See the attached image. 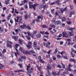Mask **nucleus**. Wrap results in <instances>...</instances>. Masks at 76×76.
Returning a JSON list of instances; mask_svg holds the SVG:
<instances>
[{"label":"nucleus","instance_id":"f704fd0d","mask_svg":"<svg viewBox=\"0 0 76 76\" xmlns=\"http://www.w3.org/2000/svg\"><path fill=\"white\" fill-rule=\"evenodd\" d=\"M71 51L72 52H73L74 53H75V54H76V50H75L73 49V48H72L71 49Z\"/></svg>","mask_w":76,"mask_h":76},{"label":"nucleus","instance_id":"2f4dec72","mask_svg":"<svg viewBox=\"0 0 76 76\" xmlns=\"http://www.w3.org/2000/svg\"><path fill=\"white\" fill-rule=\"evenodd\" d=\"M70 61H71V62H74V63H75V62L76 61L75 60L72 58L70 59Z\"/></svg>","mask_w":76,"mask_h":76},{"label":"nucleus","instance_id":"0e129e2a","mask_svg":"<svg viewBox=\"0 0 76 76\" xmlns=\"http://www.w3.org/2000/svg\"><path fill=\"white\" fill-rule=\"evenodd\" d=\"M52 60L53 59H52V58H50V60H49V62H50V63H52Z\"/></svg>","mask_w":76,"mask_h":76},{"label":"nucleus","instance_id":"69168bd1","mask_svg":"<svg viewBox=\"0 0 76 76\" xmlns=\"http://www.w3.org/2000/svg\"><path fill=\"white\" fill-rule=\"evenodd\" d=\"M57 57L58 58H61V57L60 55H57Z\"/></svg>","mask_w":76,"mask_h":76},{"label":"nucleus","instance_id":"c85d7f7f","mask_svg":"<svg viewBox=\"0 0 76 76\" xmlns=\"http://www.w3.org/2000/svg\"><path fill=\"white\" fill-rule=\"evenodd\" d=\"M28 51H27L26 52L24 50H23L22 52L23 53V54H28V53H27Z\"/></svg>","mask_w":76,"mask_h":76},{"label":"nucleus","instance_id":"412c9836","mask_svg":"<svg viewBox=\"0 0 76 76\" xmlns=\"http://www.w3.org/2000/svg\"><path fill=\"white\" fill-rule=\"evenodd\" d=\"M28 16H29V15H28V14H26L25 15V19L26 20H27V19H28Z\"/></svg>","mask_w":76,"mask_h":76},{"label":"nucleus","instance_id":"5701e85b","mask_svg":"<svg viewBox=\"0 0 76 76\" xmlns=\"http://www.w3.org/2000/svg\"><path fill=\"white\" fill-rule=\"evenodd\" d=\"M60 0H58L55 1V3H56L58 5L60 4Z\"/></svg>","mask_w":76,"mask_h":76},{"label":"nucleus","instance_id":"f3484780","mask_svg":"<svg viewBox=\"0 0 76 76\" xmlns=\"http://www.w3.org/2000/svg\"><path fill=\"white\" fill-rule=\"evenodd\" d=\"M51 66L50 64L48 65L47 66V69H48V70H50V69H51Z\"/></svg>","mask_w":76,"mask_h":76},{"label":"nucleus","instance_id":"a211bd4d","mask_svg":"<svg viewBox=\"0 0 76 76\" xmlns=\"http://www.w3.org/2000/svg\"><path fill=\"white\" fill-rule=\"evenodd\" d=\"M7 47H9V48H12V47L11 45L9 44V43L8 42V41L7 42Z\"/></svg>","mask_w":76,"mask_h":76},{"label":"nucleus","instance_id":"6ab92c4d","mask_svg":"<svg viewBox=\"0 0 76 76\" xmlns=\"http://www.w3.org/2000/svg\"><path fill=\"white\" fill-rule=\"evenodd\" d=\"M67 28H68V29H69V30H70V31H72V32H73V30H75V28H70V27H67Z\"/></svg>","mask_w":76,"mask_h":76},{"label":"nucleus","instance_id":"473e14b6","mask_svg":"<svg viewBox=\"0 0 76 76\" xmlns=\"http://www.w3.org/2000/svg\"><path fill=\"white\" fill-rule=\"evenodd\" d=\"M75 11H72L70 12V15H75Z\"/></svg>","mask_w":76,"mask_h":76},{"label":"nucleus","instance_id":"e433bc0d","mask_svg":"<svg viewBox=\"0 0 76 76\" xmlns=\"http://www.w3.org/2000/svg\"><path fill=\"white\" fill-rule=\"evenodd\" d=\"M30 68V64H28V65L27 66V70L28 71L29 70V69Z\"/></svg>","mask_w":76,"mask_h":76},{"label":"nucleus","instance_id":"4468645a","mask_svg":"<svg viewBox=\"0 0 76 76\" xmlns=\"http://www.w3.org/2000/svg\"><path fill=\"white\" fill-rule=\"evenodd\" d=\"M68 35L69 36H73V33L72 32H69L68 33Z\"/></svg>","mask_w":76,"mask_h":76},{"label":"nucleus","instance_id":"423d86ee","mask_svg":"<svg viewBox=\"0 0 76 76\" xmlns=\"http://www.w3.org/2000/svg\"><path fill=\"white\" fill-rule=\"evenodd\" d=\"M55 24H56V25H60L61 24V22L60 20H58L55 22Z\"/></svg>","mask_w":76,"mask_h":76},{"label":"nucleus","instance_id":"8fccbe9b","mask_svg":"<svg viewBox=\"0 0 76 76\" xmlns=\"http://www.w3.org/2000/svg\"><path fill=\"white\" fill-rule=\"evenodd\" d=\"M27 34H28V36H30L31 35L32 33H30L29 31H27Z\"/></svg>","mask_w":76,"mask_h":76},{"label":"nucleus","instance_id":"cd10ccee","mask_svg":"<svg viewBox=\"0 0 76 76\" xmlns=\"http://www.w3.org/2000/svg\"><path fill=\"white\" fill-rule=\"evenodd\" d=\"M20 45L18 44H16L14 46V48H18V47H19Z\"/></svg>","mask_w":76,"mask_h":76},{"label":"nucleus","instance_id":"a18cd8bd","mask_svg":"<svg viewBox=\"0 0 76 76\" xmlns=\"http://www.w3.org/2000/svg\"><path fill=\"white\" fill-rule=\"evenodd\" d=\"M48 0H42V2L43 3V4H45V1H48Z\"/></svg>","mask_w":76,"mask_h":76},{"label":"nucleus","instance_id":"f257e3e1","mask_svg":"<svg viewBox=\"0 0 76 76\" xmlns=\"http://www.w3.org/2000/svg\"><path fill=\"white\" fill-rule=\"evenodd\" d=\"M67 7H65L64 9L62 8L60 9V10L61 13L62 14L63 13V12H66L67 11Z\"/></svg>","mask_w":76,"mask_h":76},{"label":"nucleus","instance_id":"20e7f679","mask_svg":"<svg viewBox=\"0 0 76 76\" xmlns=\"http://www.w3.org/2000/svg\"><path fill=\"white\" fill-rule=\"evenodd\" d=\"M29 3V9H32V6H33V3L32 2H28Z\"/></svg>","mask_w":76,"mask_h":76},{"label":"nucleus","instance_id":"5fc2aeb1","mask_svg":"<svg viewBox=\"0 0 76 76\" xmlns=\"http://www.w3.org/2000/svg\"><path fill=\"white\" fill-rule=\"evenodd\" d=\"M64 59H67V55H65L64 56Z\"/></svg>","mask_w":76,"mask_h":76},{"label":"nucleus","instance_id":"603ef678","mask_svg":"<svg viewBox=\"0 0 76 76\" xmlns=\"http://www.w3.org/2000/svg\"><path fill=\"white\" fill-rule=\"evenodd\" d=\"M4 31V30L1 27H0V32H3Z\"/></svg>","mask_w":76,"mask_h":76},{"label":"nucleus","instance_id":"4c0bfd02","mask_svg":"<svg viewBox=\"0 0 76 76\" xmlns=\"http://www.w3.org/2000/svg\"><path fill=\"white\" fill-rule=\"evenodd\" d=\"M21 59L25 60V59H26V57H25V56H22L21 57Z\"/></svg>","mask_w":76,"mask_h":76},{"label":"nucleus","instance_id":"c9c22d12","mask_svg":"<svg viewBox=\"0 0 76 76\" xmlns=\"http://www.w3.org/2000/svg\"><path fill=\"white\" fill-rule=\"evenodd\" d=\"M4 67V66L2 65V64H0V69H3V68Z\"/></svg>","mask_w":76,"mask_h":76},{"label":"nucleus","instance_id":"052dcab7","mask_svg":"<svg viewBox=\"0 0 76 76\" xmlns=\"http://www.w3.org/2000/svg\"><path fill=\"white\" fill-rule=\"evenodd\" d=\"M54 9L51 10V13L52 14H54Z\"/></svg>","mask_w":76,"mask_h":76},{"label":"nucleus","instance_id":"39448f33","mask_svg":"<svg viewBox=\"0 0 76 76\" xmlns=\"http://www.w3.org/2000/svg\"><path fill=\"white\" fill-rule=\"evenodd\" d=\"M63 34V37H65L66 38H67L69 36H66L67 35V33L66 32H63L62 33Z\"/></svg>","mask_w":76,"mask_h":76},{"label":"nucleus","instance_id":"7c9ffc66","mask_svg":"<svg viewBox=\"0 0 76 76\" xmlns=\"http://www.w3.org/2000/svg\"><path fill=\"white\" fill-rule=\"evenodd\" d=\"M58 51V49H57V48H56L55 50V51L53 53L54 54V55H55L56 54H57V53Z\"/></svg>","mask_w":76,"mask_h":76},{"label":"nucleus","instance_id":"2eb2a0df","mask_svg":"<svg viewBox=\"0 0 76 76\" xmlns=\"http://www.w3.org/2000/svg\"><path fill=\"white\" fill-rule=\"evenodd\" d=\"M43 45H44V46L46 47H48V48H50V46L48 45L47 43L44 42Z\"/></svg>","mask_w":76,"mask_h":76},{"label":"nucleus","instance_id":"6e6552de","mask_svg":"<svg viewBox=\"0 0 76 76\" xmlns=\"http://www.w3.org/2000/svg\"><path fill=\"white\" fill-rule=\"evenodd\" d=\"M33 46L34 47H36L37 48H39V46H38L37 47V42H34L33 43Z\"/></svg>","mask_w":76,"mask_h":76},{"label":"nucleus","instance_id":"49530a36","mask_svg":"<svg viewBox=\"0 0 76 76\" xmlns=\"http://www.w3.org/2000/svg\"><path fill=\"white\" fill-rule=\"evenodd\" d=\"M52 75L55 76V75H57V73H56V72H52Z\"/></svg>","mask_w":76,"mask_h":76},{"label":"nucleus","instance_id":"bb28decb","mask_svg":"<svg viewBox=\"0 0 76 76\" xmlns=\"http://www.w3.org/2000/svg\"><path fill=\"white\" fill-rule=\"evenodd\" d=\"M66 70V72H67V71L68 70H69V71H70L71 72H72V69H71L69 68H66L65 69Z\"/></svg>","mask_w":76,"mask_h":76},{"label":"nucleus","instance_id":"b1692460","mask_svg":"<svg viewBox=\"0 0 76 76\" xmlns=\"http://www.w3.org/2000/svg\"><path fill=\"white\" fill-rule=\"evenodd\" d=\"M72 57H74L75 55L74 53H73V52L72 51L70 53Z\"/></svg>","mask_w":76,"mask_h":76},{"label":"nucleus","instance_id":"393cba45","mask_svg":"<svg viewBox=\"0 0 76 76\" xmlns=\"http://www.w3.org/2000/svg\"><path fill=\"white\" fill-rule=\"evenodd\" d=\"M36 37L37 38H40L41 37V34L40 33L37 34L36 36Z\"/></svg>","mask_w":76,"mask_h":76},{"label":"nucleus","instance_id":"9b49d317","mask_svg":"<svg viewBox=\"0 0 76 76\" xmlns=\"http://www.w3.org/2000/svg\"><path fill=\"white\" fill-rule=\"evenodd\" d=\"M43 16L41 15H39L37 17V19H40L41 20H42V19H43Z\"/></svg>","mask_w":76,"mask_h":76},{"label":"nucleus","instance_id":"aec40b11","mask_svg":"<svg viewBox=\"0 0 76 76\" xmlns=\"http://www.w3.org/2000/svg\"><path fill=\"white\" fill-rule=\"evenodd\" d=\"M23 25H21L20 26V27H21L22 29H24L25 28V27H26V24H23Z\"/></svg>","mask_w":76,"mask_h":76},{"label":"nucleus","instance_id":"4be33fe9","mask_svg":"<svg viewBox=\"0 0 76 76\" xmlns=\"http://www.w3.org/2000/svg\"><path fill=\"white\" fill-rule=\"evenodd\" d=\"M33 68H31L28 71V73H32L33 72Z\"/></svg>","mask_w":76,"mask_h":76},{"label":"nucleus","instance_id":"f8f14e48","mask_svg":"<svg viewBox=\"0 0 76 76\" xmlns=\"http://www.w3.org/2000/svg\"><path fill=\"white\" fill-rule=\"evenodd\" d=\"M19 23H20V24H21V23H22V17H20V20H19Z\"/></svg>","mask_w":76,"mask_h":76},{"label":"nucleus","instance_id":"09e8293b","mask_svg":"<svg viewBox=\"0 0 76 76\" xmlns=\"http://www.w3.org/2000/svg\"><path fill=\"white\" fill-rule=\"evenodd\" d=\"M37 68L38 69V70L39 71L41 72V67L40 66H37Z\"/></svg>","mask_w":76,"mask_h":76},{"label":"nucleus","instance_id":"4d7b16f0","mask_svg":"<svg viewBox=\"0 0 76 76\" xmlns=\"http://www.w3.org/2000/svg\"><path fill=\"white\" fill-rule=\"evenodd\" d=\"M14 10H15V9H14V8H12V11H11L12 13H15V12H14Z\"/></svg>","mask_w":76,"mask_h":76},{"label":"nucleus","instance_id":"0eeeda50","mask_svg":"<svg viewBox=\"0 0 76 76\" xmlns=\"http://www.w3.org/2000/svg\"><path fill=\"white\" fill-rule=\"evenodd\" d=\"M15 50L17 51V53H15V55L16 57H17L18 55V56L20 54L19 52H18V50L17 49V48H15Z\"/></svg>","mask_w":76,"mask_h":76},{"label":"nucleus","instance_id":"c03bdc74","mask_svg":"<svg viewBox=\"0 0 76 76\" xmlns=\"http://www.w3.org/2000/svg\"><path fill=\"white\" fill-rule=\"evenodd\" d=\"M19 50L20 51H21V52H22V51H23L24 50L23 48H20L19 49Z\"/></svg>","mask_w":76,"mask_h":76},{"label":"nucleus","instance_id":"7ed1b4c3","mask_svg":"<svg viewBox=\"0 0 76 76\" xmlns=\"http://www.w3.org/2000/svg\"><path fill=\"white\" fill-rule=\"evenodd\" d=\"M28 54H35V51L34 50H31L27 52Z\"/></svg>","mask_w":76,"mask_h":76},{"label":"nucleus","instance_id":"864d4df0","mask_svg":"<svg viewBox=\"0 0 76 76\" xmlns=\"http://www.w3.org/2000/svg\"><path fill=\"white\" fill-rule=\"evenodd\" d=\"M40 61L42 63H45L44 61L42 59H40Z\"/></svg>","mask_w":76,"mask_h":76},{"label":"nucleus","instance_id":"dca6fc26","mask_svg":"<svg viewBox=\"0 0 76 76\" xmlns=\"http://www.w3.org/2000/svg\"><path fill=\"white\" fill-rule=\"evenodd\" d=\"M15 32H16V34L17 35L18 33H19V32H21V30H20V29H18H18H15Z\"/></svg>","mask_w":76,"mask_h":76},{"label":"nucleus","instance_id":"680f3d73","mask_svg":"<svg viewBox=\"0 0 76 76\" xmlns=\"http://www.w3.org/2000/svg\"><path fill=\"white\" fill-rule=\"evenodd\" d=\"M67 24H68V25H70L71 23H72V22H71L70 21H69L67 22Z\"/></svg>","mask_w":76,"mask_h":76},{"label":"nucleus","instance_id":"13d9d810","mask_svg":"<svg viewBox=\"0 0 76 76\" xmlns=\"http://www.w3.org/2000/svg\"><path fill=\"white\" fill-rule=\"evenodd\" d=\"M47 26L45 25H42V28H47Z\"/></svg>","mask_w":76,"mask_h":76},{"label":"nucleus","instance_id":"bf43d9fd","mask_svg":"<svg viewBox=\"0 0 76 76\" xmlns=\"http://www.w3.org/2000/svg\"><path fill=\"white\" fill-rule=\"evenodd\" d=\"M23 12L22 11H19V14L20 15H23Z\"/></svg>","mask_w":76,"mask_h":76},{"label":"nucleus","instance_id":"ddd939ff","mask_svg":"<svg viewBox=\"0 0 76 76\" xmlns=\"http://www.w3.org/2000/svg\"><path fill=\"white\" fill-rule=\"evenodd\" d=\"M48 7V5L47 4H45V5H43L42 7L44 9H47Z\"/></svg>","mask_w":76,"mask_h":76},{"label":"nucleus","instance_id":"37998d69","mask_svg":"<svg viewBox=\"0 0 76 76\" xmlns=\"http://www.w3.org/2000/svg\"><path fill=\"white\" fill-rule=\"evenodd\" d=\"M61 64L62 66V68H63V69H65V65L63 64V63H61Z\"/></svg>","mask_w":76,"mask_h":76},{"label":"nucleus","instance_id":"58836bf2","mask_svg":"<svg viewBox=\"0 0 76 76\" xmlns=\"http://www.w3.org/2000/svg\"><path fill=\"white\" fill-rule=\"evenodd\" d=\"M46 58H50V54H47L46 55Z\"/></svg>","mask_w":76,"mask_h":76},{"label":"nucleus","instance_id":"a19ab883","mask_svg":"<svg viewBox=\"0 0 76 76\" xmlns=\"http://www.w3.org/2000/svg\"><path fill=\"white\" fill-rule=\"evenodd\" d=\"M28 25V26H27V29L28 30H31V27H30V26H29V25Z\"/></svg>","mask_w":76,"mask_h":76},{"label":"nucleus","instance_id":"774afa93","mask_svg":"<svg viewBox=\"0 0 76 76\" xmlns=\"http://www.w3.org/2000/svg\"><path fill=\"white\" fill-rule=\"evenodd\" d=\"M67 41H69V42H70L71 41V40L70 38H68L66 39Z\"/></svg>","mask_w":76,"mask_h":76},{"label":"nucleus","instance_id":"9d476101","mask_svg":"<svg viewBox=\"0 0 76 76\" xmlns=\"http://www.w3.org/2000/svg\"><path fill=\"white\" fill-rule=\"evenodd\" d=\"M12 37V39H14V40H15V41H16L18 39V37L17 36H13Z\"/></svg>","mask_w":76,"mask_h":76},{"label":"nucleus","instance_id":"1a4fd4ad","mask_svg":"<svg viewBox=\"0 0 76 76\" xmlns=\"http://www.w3.org/2000/svg\"><path fill=\"white\" fill-rule=\"evenodd\" d=\"M38 6V4L35 3L32 6V8L34 9V10H36V6Z\"/></svg>","mask_w":76,"mask_h":76},{"label":"nucleus","instance_id":"a878e982","mask_svg":"<svg viewBox=\"0 0 76 76\" xmlns=\"http://www.w3.org/2000/svg\"><path fill=\"white\" fill-rule=\"evenodd\" d=\"M4 2L6 5H7L8 4H9V1L7 0L5 1Z\"/></svg>","mask_w":76,"mask_h":76},{"label":"nucleus","instance_id":"de8ad7c7","mask_svg":"<svg viewBox=\"0 0 76 76\" xmlns=\"http://www.w3.org/2000/svg\"><path fill=\"white\" fill-rule=\"evenodd\" d=\"M18 61H21V62H22V59L21 58V57H20L18 59Z\"/></svg>","mask_w":76,"mask_h":76},{"label":"nucleus","instance_id":"6e6d98bb","mask_svg":"<svg viewBox=\"0 0 76 76\" xmlns=\"http://www.w3.org/2000/svg\"><path fill=\"white\" fill-rule=\"evenodd\" d=\"M46 13L47 15H50V12L47 11L46 12Z\"/></svg>","mask_w":76,"mask_h":76},{"label":"nucleus","instance_id":"c756f323","mask_svg":"<svg viewBox=\"0 0 76 76\" xmlns=\"http://www.w3.org/2000/svg\"><path fill=\"white\" fill-rule=\"evenodd\" d=\"M62 22L66 21V18H65V17H63L62 18Z\"/></svg>","mask_w":76,"mask_h":76},{"label":"nucleus","instance_id":"ea45409f","mask_svg":"<svg viewBox=\"0 0 76 76\" xmlns=\"http://www.w3.org/2000/svg\"><path fill=\"white\" fill-rule=\"evenodd\" d=\"M34 34H33V33H32L31 34V35L30 36H31V38H34Z\"/></svg>","mask_w":76,"mask_h":76},{"label":"nucleus","instance_id":"e2e57ef3","mask_svg":"<svg viewBox=\"0 0 76 76\" xmlns=\"http://www.w3.org/2000/svg\"><path fill=\"white\" fill-rule=\"evenodd\" d=\"M18 65L20 66V67L22 68V67H23V66H22V64H19Z\"/></svg>","mask_w":76,"mask_h":76},{"label":"nucleus","instance_id":"72a5a7b5","mask_svg":"<svg viewBox=\"0 0 76 76\" xmlns=\"http://www.w3.org/2000/svg\"><path fill=\"white\" fill-rule=\"evenodd\" d=\"M26 38L28 40H30L31 39V37L29 36H26Z\"/></svg>","mask_w":76,"mask_h":76},{"label":"nucleus","instance_id":"3c124183","mask_svg":"<svg viewBox=\"0 0 76 76\" xmlns=\"http://www.w3.org/2000/svg\"><path fill=\"white\" fill-rule=\"evenodd\" d=\"M50 27H52L53 28H56V26L54 25H51L50 26Z\"/></svg>","mask_w":76,"mask_h":76},{"label":"nucleus","instance_id":"79ce46f5","mask_svg":"<svg viewBox=\"0 0 76 76\" xmlns=\"http://www.w3.org/2000/svg\"><path fill=\"white\" fill-rule=\"evenodd\" d=\"M47 72L48 75L49 76H51V74L49 70H48Z\"/></svg>","mask_w":76,"mask_h":76},{"label":"nucleus","instance_id":"f03ea898","mask_svg":"<svg viewBox=\"0 0 76 76\" xmlns=\"http://www.w3.org/2000/svg\"><path fill=\"white\" fill-rule=\"evenodd\" d=\"M28 45H26V46L27 48H32V42L31 41H28Z\"/></svg>","mask_w":76,"mask_h":76},{"label":"nucleus","instance_id":"338daca9","mask_svg":"<svg viewBox=\"0 0 76 76\" xmlns=\"http://www.w3.org/2000/svg\"><path fill=\"white\" fill-rule=\"evenodd\" d=\"M57 67H58V68H60V69H61V66L60 65H58Z\"/></svg>","mask_w":76,"mask_h":76}]
</instances>
